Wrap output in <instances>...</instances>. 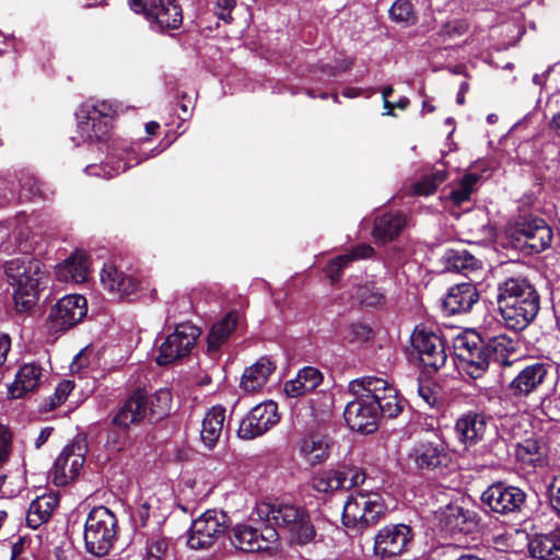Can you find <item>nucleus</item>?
<instances>
[{"label":"nucleus","instance_id":"1","mask_svg":"<svg viewBox=\"0 0 560 560\" xmlns=\"http://www.w3.org/2000/svg\"><path fill=\"white\" fill-rule=\"evenodd\" d=\"M349 393L354 397L345 408V420L353 431L370 434L377 430L382 418L398 417L405 401L397 389L385 378L366 375L349 383Z\"/></svg>","mask_w":560,"mask_h":560},{"label":"nucleus","instance_id":"2","mask_svg":"<svg viewBox=\"0 0 560 560\" xmlns=\"http://www.w3.org/2000/svg\"><path fill=\"white\" fill-rule=\"evenodd\" d=\"M12 237L21 256L4 262V275L13 289L16 312L27 313L36 305L40 291L47 287L49 271L42 259L33 255L35 242L30 238L27 226H19Z\"/></svg>","mask_w":560,"mask_h":560},{"label":"nucleus","instance_id":"3","mask_svg":"<svg viewBox=\"0 0 560 560\" xmlns=\"http://www.w3.org/2000/svg\"><path fill=\"white\" fill-rule=\"evenodd\" d=\"M497 304L503 325L522 331L536 318L540 295L526 278L510 277L498 284Z\"/></svg>","mask_w":560,"mask_h":560},{"label":"nucleus","instance_id":"4","mask_svg":"<svg viewBox=\"0 0 560 560\" xmlns=\"http://www.w3.org/2000/svg\"><path fill=\"white\" fill-rule=\"evenodd\" d=\"M259 518L269 526L285 530L291 544L304 546L315 540L316 529L308 511L292 503H261L257 508Z\"/></svg>","mask_w":560,"mask_h":560},{"label":"nucleus","instance_id":"5","mask_svg":"<svg viewBox=\"0 0 560 560\" xmlns=\"http://www.w3.org/2000/svg\"><path fill=\"white\" fill-rule=\"evenodd\" d=\"M386 514L387 506L382 494L361 489L348 497L341 522L350 535H361L377 525Z\"/></svg>","mask_w":560,"mask_h":560},{"label":"nucleus","instance_id":"6","mask_svg":"<svg viewBox=\"0 0 560 560\" xmlns=\"http://www.w3.org/2000/svg\"><path fill=\"white\" fill-rule=\"evenodd\" d=\"M115 113V108L107 101H86L75 113L77 136L72 137V141L80 145L106 140L113 128Z\"/></svg>","mask_w":560,"mask_h":560},{"label":"nucleus","instance_id":"7","mask_svg":"<svg viewBox=\"0 0 560 560\" xmlns=\"http://www.w3.org/2000/svg\"><path fill=\"white\" fill-rule=\"evenodd\" d=\"M509 244L525 254H538L550 247L553 233L539 217L520 215L505 230Z\"/></svg>","mask_w":560,"mask_h":560},{"label":"nucleus","instance_id":"8","mask_svg":"<svg viewBox=\"0 0 560 560\" xmlns=\"http://www.w3.org/2000/svg\"><path fill=\"white\" fill-rule=\"evenodd\" d=\"M117 535L118 522L116 515L103 505L93 508L84 524L85 550L95 557H104L114 547Z\"/></svg>","mask_w":560,"mask_h":560},{"label":"nucleus","instance_id":"9","mask_svg":"<svg viewBox=\"0 0 560 560\" xmlns=\"http://www.w3.org/2000/svg\"><path fill=\"white\" fill-rule=\"evenodd\" d=\"M453 347L458 366L464 373L477 380L487 372L490 364V350L481 334L471 330L458 335Z\"/></svg>","mask_w":560,"mask_h":560},{"label":"nucleus","instance_id":"10","mask_svg":"<svg viewBox=\"0 0 560 560\" xmlns=\"http://www.w3.org/2000/svg\"><path fill=\"white\" fill-rule=\"evenodd\" d=\"M416 468L423 474L444 475L452 465L447 443L438 434L418 441L410 452Z\"/></svg>","mask_w":560,"mask_h":560},{"label":"nucleus","instance_id":"11","mask_svg":"<svg viewBox=\"0 0 560 560\" xmlns=\"http://www.w3.org/2000/svg\"><path fill=\"white\" fill-rule=\"evenodd\" d=\"M229 515L221 510H207L192 521L187 545L191 549H208L224 537L230 527Z\"/></svg>","mask_w":560,"mask_h":560},{"label":"nucleus","instance_id":"12","mask_svg":"<svg viewBox=\"0 0 560 560\" xmlns=\"http://www.w3.org/2000/svg\"><path fill=\"white\" fill-rule=\"evenodd\" d=\"M526 498V492L520 487L498 481L482 492L480 500L486 511L500 515H514L522 512Z\"/></svg>","mask_w":560,"mask_h":560},{"label":"nucleus","instance_id":"13","mask_svg":"<svg viewBox=\"0 0 560 560\" xmlns=\"http://www.w3.org/2000/svg\"><path fill=\"white\" fill-rule=\"evenodd\" d=\"M136 13H142L155 31L175 30L182 25L183 13L175 0H129Z\"/></svg>","mask_w":560,"mask_h":560},{"label":"nucleus","instance_id":"14","mask_svg":"<svg viewBox=\"0 0 560 560\" xmlns=\"http://www.w3.org/2000/svg\"><path fill=\"white\" fill-rule=\"evenodd\" d=\"M158 151L151 150L150 153L140 154L133 145L126 143H117L113 148L106 163L100 165L91 164L85 167L89 175H94L104 178H112L120 173L126 172L128 168L138 165L144 160L155 156Z\"/></svg>","mask_w":560,"mask_h":560},{"label":"nucleus","instance_id":"15","mask_svg":"<svg viewBox=\"0 0 560 560\" xmlns=\"http://www.w3.org/2000/svg\"><path fill=\"white\" fill-rule=\"evenodd\" d=\"M200 334V329L190 323L178 324L160 346L156 363L167 365L188 355Z\"/></svg>","mask_w":560,"mask_h":560},{"label":"nucleus","instance_id":"16","mask_svg":"<svg viewBox=\"0 0 560 560\" xmlns=\"http://www.w3.org/2000/svg\"><path fill=\"white\" fill-rule=\"evenodd\" d=\"M278 538L277 529L269 525H265L264 528H257L249 524H237L229 535L231 545L244 552L269 550L277 542Z\"/></svg>","mask_w":560,"mask_h":560},{"label":"nucleus","instance_id":"17","mask_svg":"<svg viewBox=\"0 0 560 560\" xmlns=\"http://www.w3.org/2000/svg\"><path fill=\"white\" fill-rule=\"evenodd\" d=\"M85 452L86 446L82 440L66 445L49 472L51 481L58 487H63L74 480L85 462Z\"/></svg>","mask_w":560,"mask_h":560},{"label":"nucleus","instance_id":"18","mask_svg":"<svg viewBox=\"0 0 560 560\" xmlns=\"http://www.w3.org/2000/svg\"><path fill=\"white\" fill-rule=\"evenodd\" d=\"M88 312L86 299L80 294L61 298L51 308L47 326L54 332L71 328L82 320Z\"/></svg>","mask_w":560,"mask_h":560},{"label":"nucleus","instance_id":"19","mask_svg":"<svg viewBox=\"0 0 560 560\" xmlns=\"http://www.w3.org/2000/svg\"><path fill=\"white\" fill-rule=\"evenodd\" d=\"M280 420L278 405L272 401H264L253 407L241 421L237 435L244 440H253L261 436Z\"/></svg>","mask_w":560,"mask_h":560},{"label":"nucleus","instance_id":"20","mask_svg":"<svg viewBox=\"0 0 560 560\" xmlns=\"http://www.w3.org/2000/svg\"><path fill=\"white\" fill-rule=\"evenodd\" d=\"M411 341L424 368L436 372L444 366L447 355L439 335L425 328H416Z\"/></svg>","mask_w":560,"mask_h":560},{"label":"nucleus","instance_id":"21","mask_svg":"<svg viewBox=\"0 0 560 560\" xmlns=\"http://www.w3.org/2000/svg\"><path fill=\"white\" fill-rule=\"evenodd\" d=\"M412 539L411 528L402 523L389 524L374 536V555L385 559L401 555Z\"/></svg>","mask_w":560,"mask_h":560},{"label":"nucleus","instance_id":"22","mask_svg":"<svg viewBox=\"0 0 560 560\" xmlns=\"http://www.w3.org/2000/svg\"><path fill=\"white\" fill-rule=\"evenodd\" d=\"M489 417L479 410H467L455 420L454 433L459 444L466 450L485 440Z\"/></svg>","mask_w":560,"mask_h":560},{"label":"nucleus","instance_id":"23","mask_svg":"<svg viewBox=\"0 0 560 560\" xmlns=\"http://www.w3.org/2000/svg\"><path fill=\"white\" fill-rule=\"evenodd\" d=\"M479 293L476 287L463 282L451 287L442 300L443 311L447 315L469 312L478 302Z\"/></svg>","mask_w":560,"mask_h":560},{"label":"nucleus","instance_id":"24","mask_svg":"<svg viewBox=\"0 0 560 560\" xmlns=\"http://www.w3.org/2000/svg\"><path fill=\"white\" fill-rule=\"evenodd\" d=\"M548 373L544 363H533L523 368L509 384V392L515 397L533 393L546 378Z\"/></svg>","mask_w":560,"mask_h":560},{"label":"nucleus","instance_id":"25","mask_svg":"<svg viewBox=\"0 0 560 560\" xmlns=\"http://www.w3.org/2000/svg\"><path fill=\"white\" fill-rule=\"evenodd\" d=\"M100 276L103 288L113 298L129 296L138 289V281L133 277L119 271L113 264H105Z\"/></svg>","mask_w":560,"mask_h":560},{"label":"nucleus","instance_id":"26","mask_svg":"<svg viewBox=\"0 0 560 560\" xmlns=\"http://www.w3.org/2000/svg\"><path fill=\"white\" fill-rule=\"evenodd\" d=\"M323 381L324 375L317 368L304 366L293 380L284 383L283 392L290 398H299L315 390Z\"/></svg>","mask_w":560,"mask_h":560},{"label":"nucleus","instance_id":"27","mask_svg":"<svg viewBox=\"0 0 560 560\" xmlns=\"http://www.w3.org/2000/svg\"><path fill=\"white\" fill-rule=\"evenodd\" d=\"M442 523L450 533H472L479 523L475 511L450 504L443 512Z\"/></svg>","mask_w":560,"mask_h":560},{"label":"nucleus","instance_id":"28","mask_svg":"<svg viewBox=\"0 0 560 560\" xmlns=\"http://www.w3.org/2000/svg\"><path fill=\"white\" fill-rule=\"evenodd\" d=\"M148 409H145V392L137 389L120 407L114 422L118 427L128 428L148 418Z\"/></svg>","mask_w":560,"mask_h":560},{"label":"nucleus","instance_id":"29","mask_svg":"<svg viewBox=\"0 0 560 560\" xmlns=\"http://www.w3.org/2000/svg\"><path fill=\"white\" fill-rule=\"evenodd\" d=\"M275 370L276 364L269 358L261 357L245 369L241 380V388L246 393H255L261 389Z\"/></svg>","mask_w":560,"mask_h":560},{"label":"nucleus","instance_id":"30","mask_svg":"<svg viewBox=\"0 0 560 560\" xmlns=\"http://www.w3.org/2000/svg\"><path fill=\"white\" fill-rule=\"evenodd\" d=\"M89 264L83 252H74L56 266V277L61 282L82 283L86 280Z\"/></svg>","mask_w":560,"mask_h":560},{"label":"nucleus","instance_id":"31","mask_svg":"<svg viewBox=\"0 0 560 560\" xmlns=\"http://www.w3.org/2000/svg\"><path fill=\"white\" fill-rule=\"evenodd\" d=\"M42 368L34 363L24 364L15 375L14 382L9 386L12 398H21L25 394L35 390L42 383Z\"/></svg>","mask_w":560,"mask_h":560},{"label":"nucleus","instance_id":"32","mask_svg":"<svg viewBox=\"0 0 560 560\" xmlns=\"http://www.w3.org/2000/svg\"><path fill=\"white\" fill-rule=\"evenodd\" d=\"M225 412L226 409L223 406L217 405L209 409L202 420L200 438L205 446L209 450L215 446L222 434Z\"/></svg>","mask_w":560,"mask_h":560},{"label":"nucleus","instance_id":"33","mask_svg":"<svg viewBox=\"0 0 560 560\" xmlns=\"http://www.w3.org/2000/svg\"><path fill=\"white\" fill-rule=\"evenodd\" d=\"M329 442L319 434H310L301 440L300 456L310 465L323 464L329 457Z\"/></svg>","mask_w":560,"mask_h":560},{"label":"nucleus","instance_id":"34","mask_svg":"<svg viewBox=\"0 0 560 560\" xmlns=\"http://www.w3.org/2000/svg\"><path fill=\"white\" fill-rule=\"evenodd\" d=\"M375 249L369 244H359L352 247L348 253L331 259L326 267V273L332 282L339 280L343 268L350 262L361 259L372 258Z\"/></svg>","mask_w":560,"mask_h":560},{"label":"nucleus","instance_id":"35","mask_svg":"<svg viewBox=\"0 0 560 560\" xmlns=\"http://www.w3.org/2000/svg\"><path fill=\"white\" fill-rule=\"evenodd\" d=\"M515 455L525 465L542 466L547 457V445L541 438H527L516 445Z\"/></svg>","mask_w":560,"mask_h":560},{"label":"nucleus","instance_id":"36","mask_svg":"<svg viewBox=\"0 0 560 560\" xmlns=\"http://www.w3.org/2000/svg\"><path fill=\"white\" fill-rule=\"evenodd\" d=\"M560 550V526L548 533L536 534L529 542V551L533 557L546 560L553 557Z\"/></svg>","mask_w":560,"mask_h":560},{"label":"nucleus","instance_id":"37","mask_svg":"<svg viewBox=\"0 0 560 560\" xmlns=\"http://www.w3.org/2000/svg\"><path fill=\"white\" fill-rule=\"evenodd\" d=\"M406 224L405 218L400 213H385L376 218L372 235L378 242L394 240L402 231Z\"/></svg>","mask_w":560,"mask_h":560},{"label":"nucleus","instance_id":"38","mask_svg":"<svg viewBox=\"0 0 560 560\" xmlns=\"http://www.w3.org/2000/svg\"><path fill=\"white\" fill-rule=\"evenodd\" d=\"M57 505L58 499L54 495H42L32 501L26 515L27 526L38 528L50 518Z\"/></svg>","mask_w":560,"mask_h":560},{"label":"nucleus","instance_id":"39","mask_svg":"<svg viewBox=\"0 0 560 560\" xmlns=\"http://www.w3.org/2000/svg\"><path fill=\"white\" fill-rule=\"evenodd\" d=\"M237 325L234 313L226 314L221 320L213 324L208 335V352L213 353L229 340Z\"/></svg>","mask_w":560,"mask_h":560},{"label":"nucleus","instance_id":"40","mask_svg":"<svg viewBox=\"0 0 560 560\" xmlns=\"http://www.w3.org/2000/svg\"><path fill=\"white\" fill-rule=\"evenodd\" d=\"M443 260L448 271L465 272L479 267V261L475 256L462 247L445 249Z\"/></svg>","mask_w":560,"mask_h":560},{"label":"nucleus","instance_id":"41","mask_svg":"<svg viewBox=\"0 0 560 560\" xmlns=\"http://www.w3.org/2000/svg\"><path fill=\"white\" fill-rule=\"evenodd\" d=\"M172 406V394L168 389L162 388L154 394L145 393V409L150 421H158L166 417Z\"/></svg>","mask_w":560,"mask_h":560},{"label":"nucleus","instance_id":"42","mask_svg":"<svg viewBox=\"0 0 560 560\" xmlns=\"http://www.w3.org/2000/svg\"><path fill=\"white\" fill-rule=\"evenodd\" d=\"M351 296L359 304L366 307L378 306L385 302L384 292L372 281H366L355 285L352 289Z\"/></svg>","mask_w":560,"mask_h":560},{"label":"nucleus","instance_id":"43","mask_svg":"<svg viewBox=\"0 0 560 560\" xmlns=\"http://www.w3.org/2000/svg\"><path fill=\"white\" fill-rule=\"evenodd\" d=\"M480 176L477 174L469 173L463 176L458 184L450 191L451 201L456 206H460L463 202L468 201L471 194L475 191Z\"/></svg>","mask_w":560,"mask_h":560},{"label":"nucleus","instance_id":"44","mask_svg":"<svg viewBox=\"0 0 560 560\" xmlns=\"http://www.w3.org/2000/svg\"><path fill=\"white\" fill-rule=\"evenodd\" d=\"M341 476L339 469L324 470L313 478V488L324 493L342 490L343 479Z\"/></svg>","mask_w":560,"mask_h":560},{"label":"nucleus","instance_id":"45","mask_svg":"<svg viewBox=\"0 0 560 560\" xmlns=\"http://www.w3.org/2000/svg\"><path fill=\"white\" fill-rule=\"evenodd\" d=\"M389 18L404 25H413L417 22L413 5L409 0L395 1L389 9Z\"/></svg>","mask_w":560,"mask_h":560},{"label":"nucleus","instance_id":"46","mask_svg":"<svg viewBox=\"0 0 560 560\" xmlns=\"http://www.w3.org/2000/svg\"><path fill=\"white\" fill-rule=\"evenodd\" d=\"M128 428L119 427L108 430L105 448L109 457H114L122 452L128 444Z\"/></svg>","mask_w":560,"mask_h":560},{"label":"nucleus","instance_id":"47","mask_svg":"<svg viewBox=\"0 0 560 560\" xmlns=\"http://www.w3.org/2000/svg\"><path fill=\"white\" fill-rule=\"evenodd\" d=\"M485 339L490 350V359L492 357L495 359L504 358L506 353L514 351L513 340L504 334L488 335Z\"/></svg>","mask_w":560,"mask_h":560},{"label":"nucleus","instance_id":"48","mask_svg":"<svg viewBox=\"0 0 560 560\" xmlns=\"http://www.w3.org/2000/svg\"><path fill=\"white\" fill-rule=\"evenodd\" d=\"M340 472L342 474V489L350 490L352 488H357L362 486L366 480V474L365 471L355 466H343L340 469Z\"/></svg>","mask_w":560,"mask_h":560},{"label":"nucleus","instance_id":"49","mask_svg":"<svg viewBox=\"0 0 560 560\" xmlns=\"http://www.w3.org/2000/svg\"><path fill=\"white\" fill-rule=\"evenodd\" d=\"M168 545V540L164 537L148 540L145 560H164Z\"/></svg>","mask_w":560,"mask_h":560},{"label":"nucleus","instance_id":"50","mask_svg":"<svg viewBox=\"0 0 560 560\" xmlns=\"http://www.w3.org/2000/svg\"><path fill=\"white\" fill-rule=\"evenodd\" d=\"M210 10L225 23L232 22V11L236 5L235 0H210Z\"/></svg>","mask_w":560,"mask_h":560},{"label":"nucleus","instance_id":"51","mask_svg":"<svg viewBox=\"0 0 560 560\" xmlns=\"http://www.w3.org/2000/svg\"><path fill=\"white\" fill-rule=\"evenodd\" d=\"M156 503H158V499L154 497H150L140 502L136 512L132 514V520L137 526L144 527L147 525L148 520L151 514V510L153 508H155Z\"/></svg>","mask_w":560,"mask_h":560},{"label":"nucleus","instance_id":"52","mask_svg":"<svg viewBox=\"0 0 560 560\" xmlns=\"http://www.w3.org/2000/svg\"><path fill=\"white\" fill-rule=\"evenodd\" d=\"M371 328L362 323H352L348 327V334L346 338L350 342H364L370 339L371 337Z\"/></svg>","mask_w":560,"mask_h":560},{"label":"nucleus","instance_id":"53","mask_svg":"<svg viewBox=\"0 0 560 560\" xmlns=\"http://www.w3.org/2000/svg\"><path fill=\"white\" fill-rule=\"evenodd\" d=\"M467 31V24L462 20H453L446 22L441 31L439 32L440 36L454 38L463 35Z\"/></svg>","mask_w":560,"mask_h":560},{"label":"nucleus","instance_id":"54","mask_svg":"<svg viewBox=\"0 0 560 560\" xmlns=\"http://www.w3.org/2000/svg\"><path fill=\"white\" fill-rule=\"evenodd\" d=\"M417 392H418L419 397L429 407L433 408L439 405V396L429 384H423L421 381L418 380L417 381Z\"/></svg>","mask_w":560,"mask_h":560},{"label":"nucleus","instance_id":"55","mask_svg":"<svg viewBox=\"0 0 560 560\" xmlns=\"http://www.w3.org/2000/svg\"><path fill=\"white\" fill-rule=\"evenodd\" d=\"M549 499L552 510L560 517V474L553 476L549 485Z\"/></svg>","mask_w":560,"mask_h":560},{"label":"nucleus","instance_id":"56","mask_svg":"<svg viewBox=\"0 0 560 560\" xmlns=\"http://www.w3.org/2000/svg\"><path fill=\"white\" fill-rule=\"evenodd\" d=\"M72 389H73V384L70 381H63V382L59 383L54 393L51 407H56V406L62 404L66 400V398L69 396V394L72 392Z\"/></svg>","mask_w":560,"mask_h":560},{"label":"nucleus","instance_id":"57","mask_svg":"<svg viewBox=\"0 0 560 560\" xmlns=\"http://www.w3.org/2000/svg\"><path fill=\"white\" fill-rule=\"evenodd\" d=\"M438 186L432 182L429 175L412 186V194L429 196L436 190Z\"/></svg>","mask_w":560,"mask_h":560},{"label":"nucleus","instance_id":"58","mask_svg":"<svg viewBox=\"0 0 560 560\" xmlns=\"http://www.w3.org/2000/svg\"><path fill=\"white\" fill-rule=\"evenodd\" d=\"M11 438L7 429L0 427V465H2L10 454Z\"/></svg>","mask_w":560,"mask_h":560},{"label":"nucleus","instance_id":"59","mask_svg":"<svg viewBox=\"0 0 560 560\" xmlns=\"http://www.w3.org/2000/svg\"><path fill=\"white\" fill-rule=\"evenodd\" d=\"M14 198V189L10 186L7 179L0 177V206L10 202Z\"/></svg>","mask_w":560,"mask_h":560},{"label":"nucleus","instance_id":"60","mask_svg":"<svg viewBox=\"0 0 560 560\" xmlns=\"http://www.w3.org/2000/svg\"><path fill=\"white\" fill-rule=\"evenodd\" d=\"M501 327V323L493 316V315H487L483 318L482 326L480 327L483 335L482 338H487L488 335H492V332L495 331L497 328Z\"/></svg>","mask_w":560,"mask_h":560},{"label":"nucleus","instance_id":"61","mask_svg":"<svg viewBox=\"0 0 560 560\" xmlns=\"http://www.w3.org/2000/svg\"><path fill=\"white\" fill-rule=\"evenodd\" d=\"M429 177L439 187V185H441L447 178V172L443 166L436 167L431 174H429Z\"/></svg>","mask_w":560,"mask_h":560},{"label":"nucleus","instance_id":"62","mask_svg":"<svg viewBox=\"0 0 560 560\" xmlns=\"http://www.w3.org/2000/svg\"><path fill=\"white\" fill-rule=\"evenodd\" d=\"M52 430L54 429L51 427H46V428L42 429V431L39 432L38 436L35 440L36 448H40L42 445H44L46 443V441L50 436Z\"/></svg>","mask_w":560,"mask_h":560},{"label":"nucleus","instance_id":"63","mask_svg":"<svg viewBox=\"0 0 560 560\" xmlns=\"http://www.w3.org/2000/svg\"><path fill=\"white\" fill-rule=\"evenodd\" d=\"M550 129L560 138V110L553 115L549 122Z\"/></svg>","mask_w":560,"mask_h":560},{"label":"nucleus","instance_id":"64","mask_svg":"<svg viewBox=\"0 0 560 560\" xmlns=\"http://www.w3.org/2000/svg\"><path fill=\"white\" fill-rule=\"evenodd\" d=\"M362 90L359 88H346L342 91L345 97L353 98L361 95Z\"/></svg>","mask_w":560,"mask_h":560}]
</instances>
